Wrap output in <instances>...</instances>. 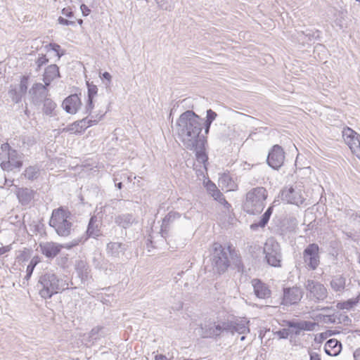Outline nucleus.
Masks as SVG:
<instances>
[{
	"label": "nucleus",
	"mask_w": 360,
	"mask_h": 360,
	"mask_svg": "<svg viewBox=\"0 0 360 360\" xmlns=\"http://www.w3.org/2000/svg\"><path fill=\"white\" fill-rule=\"evenodd\" d=\"M342 134L352 153L360 160V135L349 127H345Z\"/></svg>",
	"instance_id": "obj_12"
},
{
	"label": "nucleus",
	"mask_w": 360,
	"mask_h": 360,
	"mask_svg": "<svg viewBox=\"0 0 360 360\" xmlns=\"http://www.w3.org/2000/svg\"><path fill=\"white\" fill-rule=\"evenodd\" d=\"M59 68L56 64L48 66L43 75V81L46 86H49L56 78L60 77Z\"/></svg>",
	"instance_id": "obj_30"
},
{
	"label": "nucleus",
	"mask_w": 360,
	"mask_h": 360,
	"mask_svg": "<svg viewBox=\"0 0 360 360\" xmlns=\"http://www.w3.org/2000/svg\"><path fill=\"white\" fill-rule=\"evenodd\" d=\"M302 289L297 286L283 288L281 304L290 306L297 304L303 297Z\"/></svg>",
	"instance_id": "obj_15"
},
{
	"label": "nucleus",
	"mask_w": 360,
	"mask_h": 360,
	"mask_svg": "<svg viewBox=\"0 0 360 360\" xmlns=\"http://www.w3.org/2000/svg\"><path fill=\"white\" fill-rule=\"evenodd\" d=\"M97 121L96 120H89L88 117L82 119L81 120L76 121L71 124L68 125L63 129L64 131L70 132L71 134H81L86 128L96 124Z\"/></svg>",
	"instance_id": "obj_18"
},
{
	"label": "nucleus",
	"mask_w": 360,
	"mask_h": 360,
	"mask_svg": "<svg viewBox=\"0 0 360 360\" xmlns=\"http://www.w3.org/2000/svg\"><path fill=\"white\" fill-rule=\"evenodd\" d=\"M283 326L290 328V335H299L302 330L312 331L316 325L315 322L309 321L284 320Z\"/></svg>",
	"instance_id": "obj_14"
},
{
	"label": "nucleus",
	"mask_w": 360,
	"mask_h": 360,
	"mask_svg": "<svg viewBox=\"0 0 360 360\" xmlns=\"http://www.w3.org/2000/svg\"><path fill=\"white\" fill-rule=\"evenodd\" d=\"M304 288L307 298L315 303L322 302L328 297L326 288L317 281L307 279L304 283Z\"/></svg>",
	"instance_id": "obj_9"
},
{
	"label": "nucleus",
	"mask_w": 360,
	"mask_h": 360,
	"mask_svg": "<svg viewBox=\"0 0 360 360\" xmlns=\"http://www.w3.org/2000/svg\"><path fill=\"white\" fill-rule=\"evenodd\" d=\"M211 124H212V122L207 121L205 120L204 122L202 123V127H204L205 134L206 135L209 134Z\"/></svg>",
	"instance_id": "obj_54"
},
{
	"label": "nucleus",
	"mask_w": 360,
	"mask_h": 360,
	"mask_svg": "<svg viewBox=\"0 0 360 360\" xmlns=\"http://www.w3.org/2000/svg\"><path fill=\"white\" fill-rule=\"evenodd\" d=\"M48 86L41 83L34 84L30 91L32 95V100L34 105H40L42 102L49 97Z\"/></svg>",
	"instance_id": "obj_16"
},
{
	"label": "nucleus",
	"mask_w": 360,
	"mask_h": 360,
	"mask_svg": "<svg viewBox=\"0 0 360 360\" xmlns=\"http://www.w3.org/2000/svg\"><path fill=\"white\" fill-rule=\"evenodd\" d=\"M310 360H321V356L316 352L310 353Z\"/></svg>",
	"instance_id": "obj_57"
},
{
	"label": "nucleus",
	"mask_w": 360,
	"mask_h": 360,
	"mask_svg": "<svg viewBox=\"0 0 360 360\" xmlns=\"http://www.w3.org/2000/svg\"><path fill=\"white\" fill-rule=\"evenodd\" d=\"M9 96L12 101L15 103H18L21 100V94H20L15 89H11L8 91Z\"/></svg>",
	"instance_id": "obj_45"
},
{
	"label": "nucleus",
	"mask_w": 360,
	"mask_h": 360,
	"mask_svg": "<svg viewBox=\"0 0 360 360\" xmlns=\"http://www.w3.org/2000/svg\"><path fill=\"white\" fill-rule=\"evenodd\" d=\"M41 104H43V112L46 115L52 116L53 112L56 108V103L51 98L48 97Z\"/></svg>",
	"instance_id": "obj_34"
},
{
	"label": "nucleus",
	"mask_w": 360,
	"mask_h": 360,
	"mask_svg": "<svg viewBox=\"0 0 360 360\" xmlns=\"http://www.w3.org/2000/svg\"><path fill=\"white\" fill-rule=\"evenodd\" d=\"M103 328L101 326H96V327H94V328H92L91 330L90 331V334H89L90 338L92 339L96 340L98 333Z\"/></svg>",
	"instance_id": "obj_49"
},
{
	"label": "nucleus",
	"mask_w": 360,
	"mask_h": 360,
	"mask_svg": "<svg viewBox=\"0 0 360 360\" xmlns=\"http://www.w3.org/2000/svg\"><path fill=\"white\" fill-rule=\"evenodd\" d=\"M49 62V59L46 58V55L41 54L39 56L36 61V64L37 65V70H39L44 65L46 64Z\"/></svg>",
	"instance_id": "obj_46"
},
{
	"label": "nucleus",
	"mask_w": 360,
	"mask_h": 360,
	"mask_svg": "<svg viewBox=\"0 0 360 360\" xmlns=\"http://www.w3.org/2000/svg\"><path fill=\"white\" fill-rule=\"evenodd\" d=\"M27 89V77L25 76H23L21 78L20 83V91L22 94H24L26 93Z\"/></svg>",
	"instance_id": "obj_48"
},
{
	"label": "nucleus",
	"mask_w": 360,
	"mask_h": 360,
	"mask_svg": "<svg viewBox=\"0 0 360 360\" xmlns=\"http://www.w3.org/2000/svg\"><path fill=\"white\" fill-rule=\"evenodd\" d=\"M272 207H269L262 214L260 220L258 222H255L250 225V229L253 231H256L259 227L264 228L267 224L270 219V217L272 214Z\"/></svg>",
	"instance_id": "obj_32"
},
{
	"label": "nucleus",
	"mask_w": 360,
	"mask_h": 360,
	"mask_svg": "<svg viewBox=\"0 0 360 360\" xmlns=\"http://www.w3.org/2000/svg\"><path fill=\"white\" fill-rule=\"evenodd\" d=\"M279 339H287L290 335V328H283L274 333Z\"/></svg>",
	"instance_id": "obj_44"
},
{
	"label": "nucleus",
	"mask_w": 360,
	"mask_h": 360,
	"mask_svg": "<svg viewBox=\"0 0 360 360\" xmlns=\"http://www.w3.org/2000/svg\"><path fill=\"white\" fill-rule=\"evenodd\" d=\"M202 121L203 119L191 110H186L177 119L176 131L185 148H193L198 141L206 139L204 135L200 134Z\"/></svg>",
	"instance_id": "obj_1"
},
{
	"label": "nucleus",
	"mask_w": 360,
	"mask_h": 360,
	"mask_svg": "<svg viewBox=\"0 0 360 360\" xmlns=\"http://www.w3.org/2000/svg\"><path fill=\"white\" fill-rule=\"evenodd\" d=\"M180 218V214L176 212H169L162 219L160 233L161 237L167 241V238L169 236V231L171 225L176 219Z\"/></svg>",
	"instance_id": "obj_20"
},
{
	"label": "nucleus",
	"mask_w": 360,
	"mask_h": 360,
	"mask_svg": "<svg viewBox=\"0 0 360 360\" xmlns=\"http://www.w3.org/2000/svg\"><path fill=\"white\" fill-rule=\"evenodd\" d=\"M341 349L342 344L336 339L328 340L324 345L325 352L329 356H338L341 352Z\"/></svg>",
	"instance_id": "obj_31"
},
{
	"label": "nucleus",
	"mask_w": 360,
	"mask_h": 360,
	"mask_svg": "<svg viewBox=\"0 0 360 360\" xmlns=\"http://www.w3.org/2000/svg\"><path fill=\"white\" fill-rule=\"evenodd\" d=\"M20 139L24 146L30 147L35 143L34 138L31 136H22Z\"/></svg>",
	"instance_id": "obj_42"
},
{
	"label": "nucleus",
	"mask_w": 360,
	"mask_h": 360,
	"mask_svg": "<svg viewBox=\"0 0 360 360\" xmlns=\"http://www.w3.org/2000/svg\"><path fill=\"white\" fill-rule=\"evenodd\" d=\"M41 254L48 259L56 257L63 248V245L55 242H42L39 245Z\"/></svg>",
	"instance_id": "obj_17"
},
{
	"label": "nucleus",
	"mask_w": 360,
	"mask_h": 360,
	"mask_svg": "<svg viewBox=\"0 0 360 360\" xmlns=\"http://www.w3.org/2000/svg\"><path fill=\"white\" fill-rule=\"evenodd\" d=\"M71 218L70 211L66 207H60L52 211L49 224L59 236L68 237L72 230Z\"/></svg>",
	"instance_id": "obj_4"
},
{
	"label": "nucleus",
	"mask_w": 360,
	"mask_h": 360,
	"mask_svg": "<svg viewBox=\"0 0 360 360\" xmlns=\"http://www.w3.org/2000/svg\"><path fill=\"white\" fill-rule=\"evenodd\" d=\"M281 198L290 204L297 206L302 205L305 200L304 186L302 184H295L284 188L281 191Z\"/></svg>",
	"instance_id": "obj_7"
},
{
	"label": "nucleus",
	"mask_w": 360,
	"mask_h": 360,
	"mask_svg": "<svg viewBox=\"0 0 360 360\" xmlns=\"http://www.w3.org/2000/svg\"><path fill=\"white\" fill-rule=\"evenodd\" d=\"M266 197V190L264 187L252 188L246 194V200L243 204L244 210L250 214L260 213L264 207Z\"/></svg>",
	"instance_id": "obj_6"
},
{
	"label": "nucleus",
	"mask_w": 360,
	"mask_h": 360,
	"mask_svg": "<svg viewBox=\"0 0 360 360\" xmlns=\"http://www.w3.org/2000/svg\"><path fill=\"white\" fill-rule=\"evenodd\" d=\"M127 250V245L120 242H110L106 245V254L112 258H120Z\"/></svg>",
	"instance_id": "obj_21"
},
{
	"label": "nucleus",
	"mask_w": 360,
	"mask_h": 360,
	"mask_svg": "<svg viewBox=\"0 0 360 360\" xmlns=\"http://www.w3.org/2000/svg\"><path fill=\"white\" fill-rule=\"evenodd\" d=\"M219 181L222 185L226 186L228 190H234L236 185L229 174H224L220 177Z\"/></svg>",
	"instance_id": "obj_37"
},
{
	"label": "nucleus",
	"mask_w": 360,
	"mask_h": 360,
	"mask_svg": "<svg viewBox=\"0 0 360 360\" xmlns=\"http://www.w3.org/2000/svg\"><path fill=\"white\" fill-rule=\"evenodd\" d=\"M210 261L214 272L219 274L225 273L231 262L239 267L241 264L238 251L231 245L223 246L220 243H213L210 249Z\"/></svg>",
	"instance_id": "obj_2"
},
{
	"label": "nucleus",
	"mask_w": 360,
	"mask_h": 360,
	"mask_svg": "<svg viewBox=\"0 0 360 360\" xmlns=\"http://www.w3.org/2000/svg\"><path fill=\"white\" fill-rule=\"evenodd\" d=\"M38 263V261H37V257H34L32 259V260L30 261V264L28 265H32L33 266V269L35 268L36 265Z\"/></svg>",
	"instance_id": "obj_60"
},
{
	"label": "nucleus",
	"mask_w": 360,
	"mask_h": 360,
	"mask_svg": "<svg viewBox=\"0 0 360 360\" xmlns=\"http://www.w3.org/2000/svg\"><path fill=\"white\" fill-rule=\"evenodd\" d=\"M11 250V245H6L0 248V256L9 252Z\"/></svg>",
	"instance_id": "obj_56"
},
{
	"label": "nucleus",
	"mask_w": 360,
	"mask_h": 360,
	"mask_svg": "<svg viewBox=\"0 0 360 360\" xmlns=\"http://www.w3.org/2000/svg\"><path fill=\"white\" fill-rule=\"evenodd\" d=\"M226 324V321H206L200 325L202 338H217L224 333H226V330H229Z\"/></svg>",
	"instance_id": "obj_8"
},
{
	"label": "nucleus",
	"mask_w": 360,
	"mask_h": 360,
	"mask_svg": "<svg viewBox=\"0 0 360 360\" xmlns=\"http://www.w3.org/2000/svg\"><path fill=\"white\" fill-rule=\"evenodd\" d=\"M63 245V248L70 249V248H73L72 244H70V242L65 243V245Z\"/></svg>",
	"instance_id": "obj_62"
},
{
	"label": "nucleus",
	"mask_w": 360,
	"mask_h": 360,
	"mask_svg": "<svg viewBox=\"0 0 360 360\" xmlns=\"http://www.w3.org/2000/svg\"><path fill=\"white\" fill-rule=\"evenodd\" d=\"M359 302V298L349 299L345 302H339L337 304V307L340 309H350Z\"/></svg>",
	"instance_id": "obj_38"
},
{
	"label": "nucleus",
	"mask_w": 360,
	"mask_h": 360,
	"mask_svg": "<svg viewBox=\"0 0 360 360\" xmlns=\"http://www.w3.org/2000/svg\"><path fill=\"white\" fill-rule=\"evenodd\" d=\"M252 286L256 296L260 299L268 298L271 296V290L268 285L259 279H253Z\"/></svg>",
	"instance_id": "obj_25"
},
{
	"label": "nucleus",
	"mask_w": 360,
	"mask_h": 360,
	"mask_svg": "<svg viewBox=\"0 0 360 360\" xmlns=\"http://www.w3.org/2000/svg\"><path fill=\"white\" fill-rule=\"evenodd\" d=\"M285 151L283 148L278 145H274L269 150L266 162L274 169L278 170L282 167L285 161Z\"/></svg>",
	"instance_id": "obj_13"
},
{
	"label": "nucleus",
	"mask_w": 360,
	"mask_h": 360,
	"mask_svg": "<svg viewBox=\"0 0 360 360\" xmlns=\"http://www.w3.org/2000/svg\"><path fill=\"white\" fill-rule=\"evenodd\" d=\"M0 150V165L3 170L10 172L22 167V153L13 149L8 143L1 144Z\"/></svg>",
	"instance_id": "obj_5"
},
{
	"label": "nucleus",
	"mask_w": 360,
	"mask_h": 360,
	"mask_svg": "<svg viewBox=\"0 0 360 360\" xmlns=\"http://www.w3.org/2000/svg\"><path fill=\"white\" fill-rule=\"evenodd\" d=\"M80 8H81V11H82L83 15L85 16L88 15L91 12V10L85 4H82L80 6Z\"/></svg>",
	"instance_id": "obj_55"
},
{
	"label": "nucleus",
	"mask_w": 360,
	"mask_h": 360,
	"mask_svg": "<svg viewBox=\"0 0 360 360\" xmlns=\"http://www.w3.org/2000/svg\"><path fill=\"white\" fill-rule=\"evenodd\" d=\"M101 222L95 215L92 216L89 221L87 229L86 231V236L84 238V241L89 238H97L101 236Z\"/></svg>",
	"instance_id": "obj_22"
},
{
	"label": "nucleus",
	"mask_w": 360,
	"mask_h": 360,
	"mask_svg": "<svg viewBox=\"0 0 360 360\" xmlns=\"http://www.w3.org/2000/svg\"><path fill=\"white\" fill-rule=\"evenodd\" d=\"M264 253L267 263L272 266H280L281 262V247L273 238H269L264 244Z\"/></svg>",
	"instance_id": "obj_10"
},
{
	"label": "nucleus",
	"mask_w": 360,
	"mask_h": 360,
	"mask_svg": "<svg viewBox=\"0 0 360 360\" xmlns=\"http://www.w3.org/2000/svg\"><path fill=\"white\" fill-rule=\"evenodd\" d=\"M101 78L103 79L106 89H110L111 82H112V76L108 72H105L102 74V76H101Z\"/></svg>",
	"instance_id": "obj_43"
},
{
	"label": "nucleus",
	"mask_w": 360,
	"mask_h": 360,
	"mask_svg": "<svg viewBox=\"0 0 360 360\" xmlns=\"http://www.w3.org/2000/svg\"><path fill=\"white\" fill-rule=\"evenodd\" d=\"M212 187H213L214 189V193H212V195L214 198V200H217L219 202L223 204L225 207L229 208L231 205L226 201V200L224 197V195L220 192L219 189H217L215 184H212Z\"/></svg>",
	"instance_id": "obj_36"
},
{
	"label": "nucleus",
	"mask_w": 360,
	"mask_h": 360,
	"mask_svg": "<svg viewBox=\"0 0 360 360\" xmlns=\"http://www.w3.org/2000/svg\"><path fill=\"white\" fill-rule=\"evenodd\" d=\"M82 238L74 239L70 242V244H72V247L78 245L82 242Z\"/></svg>",
	"instance_id": "obj_59"
},
{
	"label": "nucleus",
	"mask_w": 360,
	"mask_h": 360,
	"mask_svg": "<svg viewBox=\"0 0 360 360\" xmlns=\"http://www.w3.org/2000/svg\"><path fill=\"white\" fill-rule=\"evenodd\" d=\"M62 14L70 18L74 15L73 12L69 8H64L62 10Z\"/></svg>",
	"instance_id": "obj_53"
},
{
	"label": "nucleus",
	"mask_w": 360,
	"mask_h": 360,
	"mask_svg": "<svg viewBox=\"0 0 360 360\" xmlns=\"http://www.w3.org/2000/svg\"><path fill=\"white\" fill-rule=\"evenodd\" d=\"M82 103L77 94H72L68 96L63 102V109L70 114H75Z\"/></svg>",
	"instance_id": "obj_23"
},
{
	"label": "nucleus",
	"mask_w": 360,
	"mask_h": 360,
	"mask_svg": "<svg viewBox=\"0 0 360 360\" xmlns=\"http://www.w3.org/2000/svg\"><path fill=\"white\" fill-rule=\"evenodd\" d=\"M45 49L47 51L52 50L56 52L58 60L65 54V51L62 50L60 46L56 43H50L45 46Z\"/></svg>",
	"instance_id": "obj_39"
},
{
	"label": "nucleus",
	"mask_w": 360,
	"mask_h": 360,
	"mask_svg": "<svg viewBox=\"0 0 360 360\" xmlns=\"http://www.w3.org/2000/svg\"><path fill=\"white\" fill-rule=\"evenodd\" d=\"M319 246L316 243H310L303 251V260L309 270H316L320 264Z\"/></svg>",
	"instance_id": "obj_11"
},
{
	"label": "nucleus",
	"mask_w": 360,
	"mask_h": 360,
	"mask_svg": "<svg viewBox=\"0 0 360 360\" xmlns=\"http://www.w3.org/2000/svg\"><path fill=\"white\" fill-rule=\"evenodd\" d=\"M207 142V139H202L198 141L197 143L194 144V147L188 148L190 150H194L195 152L196 160L200 163L205 164L207 161V155L205 153V145Z\"/></svg>",
	"instance_id": "obj_26"
},
{
	"label": "nucleus",
	"mask_w": 360,
	"mask_h": 360,
	"mask_svg": "<svg viewBox=\"0 0 360 360\" xmlns=\"http://www.w3.org/2000/svg\"><path fill=\"white\" fill-rule=\"evenodd\" d=\"M157 4L160 8L167 11H172L174 8L173 0H160Z\"/></svg>",
	"instance_id": "obj_40"
},
{
	"label": "nucleus",
	"mask_w": 360,
	"mask_h": 360,
	"mask_svg": "<svg viewBox=\"0 0 360 360\" xmlns=\"http://www.w3.org/2000/svg\"><path fill=\"white\" fill-rule=\"evenodd\" d=\"M34 269H33V266L32 265H28L27 266V269H26V276H25V278H23V280H26L27 281L30 278L32 273H33V271H34Z\"/></svg>",
	"instance_id": "obj_52"
},
{
	"label": "nucleus",
	"mask_w": 360,
	"mask_h": 360,
	"mask_svg": "<svg viewBox=\"0 0 360 360\" xmlns=\"http://www.w3.org/2000/svg\"><path fill=\"white\" fill-rule=\"evenodd\" d=\"M13 184V181L11 180H8L6 178L5 179V185H7V186H11Z\"/></svg>",
	"instance_id": "obj_64"
},
{
	"label": "nucleus",
	"mask_w": 360,
	"mask_h": 360,
	"mask_svg": "<svg viewBox=\"0 0 360 360\" xmlns=\"http://www.w3.org/2000/svg\"><path fill=\"white\" fill-rule=\"evenodd\" d=\"M354 360H360V347L354 351Z\"/></svg>",
	"instance_id": "obj_58"
},
{
	"label": "nucleus",
	"mask_w": 360,
	"mask_h": 360,
	"mask_svg": "<svg viewBox=\"0 0 360 360\" xmlns=\"http://www.w3.org/2000/svg\"><path fill=\"white\" fill-rule=\"evenodd\" d=\"M155 360H167L166 356L163 354L156 355L155 357Z\"/></svg>",
	"instance_id": "obj_61"
},
{
	"label": "nucleus",
	"mask_w": 360,
	"mask_h": 360,
	"mask_svg": "<svg viewBox=\"0 0 360 360\" xmlns=\"http://www.w3.org/2000/svg\"><path fill=\"white\" fill-rule=\"evenodd\" d=\"M334 316H326V318L331 322L335 323V319L333 318Z\"/></svg>",
	"instance_id": "obj_63"
},
{
	"label": "nucleus",
	"mask_w": 360,
	"mask_h": 360,
	"mask_svg": "<svg viewBox=\"0 0 360 360\" xmlns=\"http://www.w3.org/2000/svg\"><path fill=\"white\" fill-rule=\"evenodd\" d=\"M35 191L28 188H19L16 191V195L19 202L22 205H27L33 200Z\"/></svg>",
	"instance_id": "obj_27"
},
{
	"label": "nucleus",
	"mask_w": 360,
	"mask_h": 360,
	"mask_svg": "<svg viewBox=\"0 0 360 360\" xmlns=\"http://www.w3.org/2000/svg\"><path fill=\"white\" fill-rule=\"evenodd\" d=\"M249 321L245 319L236 320V321H226V324L228 326L229 330H226V333L233 335L235 333L238 334H245L250 332L248 327Z\"/></svg>",
	"instance_id": "obj_19"
},
{
	"label": "nucleus",
	"mask_w": 360,
	"mask_h": 360,
	"mask_svg": "<svg viewBox=\"0 0 360 360\" xmlns=\"http://www.w3.org/2000/svg\"><path fill=\"white\" fill-rule=\"evenodd\" d=\"M22 174L27 179L34 181L39 176L40 169L37 165L29 166L25 169Z\"/></svg>",
	"instance_id": "obj_33"
},
{
	"label": "nucleus",
	"mask_w": 360,
	"mask_h": 360,
	"mask_svg": "<svg viewBox=\"0 0 360 360\" xmlns=\"http://www.w3.org/2000/svg\"><path fill=\"white\" fill-rule=\"evenodd\" d=\"M330 285L335 291H342L345 287V278L342 276H335L331 281Z\"/></svg>",
	"instance_id": "obj_35"
},
{
	"label": "nucleus",
	"mask_w": 360,
	"mask_h": 360,
	"mask_svg": "<svg viewBox=\"0 0 360 360\" xmlns=\"http://www.w3.org/2000/svg\"><path fill=\"white\" fill-rule=\"evenodd\" d=\"M92 263L96 269L102 271H107L108 269L112 270V267H114L101 253H94Z\"/></svg>",
	"instance_id": "obj_28"
},
{
	"label": "nucleus",
	"mask_w": 360,
	"mask_h": 360,
	"mask_svg": "<svg viewBox=\"0 0 360 360\" xmlns=\"http://www.w3.org/2000/svg\"><path fill=\"white\" fill-rule=\"evenodd\" d=\"M94 98H88L87 103L85 107V113L86 114H90L92 109L94 108Z\"/></svg>",
	"instance_id": "obj_51"
},
{
	"label": "nucleus",
	"mask_w": 360,
	"mask_h": 360,
	"mask_svg": "<svg viewBox=\"0 0 360 360\" xmlns=\"http://www.w3.org/2000/svg\"><path fill=\"white\" fill-rule=\"evenodd\" d=\"M86 86L88 89V98H94L98 92L97 86L93 82H86Z\"/></svg>",
	"instance_id": "obj_41"
},
{
	"label": "nucleus",
	"mask_w": 360,
	"mask_h": 360,
	"mask_svg": "<svg viewBox=\"0 0 360 360\" xmlns=\"http://www.w3.org/2000/svg\"><path fill=\"white\" fill-rule=\"evenodd\" d=\"M75 271L77 276L82 282H84L90 277V268L87 262L84 260H78L75 264Z\"/></svg>",
	"instance_id": "obj_29"
},
{
	"label": "nucleus",
	"mask_w": 360,
	"mask_h": 360,
	"mask_svg": "<svg viewBox=\"0 0 360 360\" xmlns=\"http://www.w3.org/2000/svg\"><path fill=\"white\" fill-rule=\"evenodd\" d=\"M217 117V113L216 112L213 111L212 109L207 110L205 120L212 123L215 120Z\"/></svg>",
	"instance_id": "obj_47"
},
{
	"label": "nucleus",
	"mask_w": 360,
	"mask_h": 360,
	"mask_svg": "<svg viewBox=\"0 0 360 360\" xmlns=\"http://www.w3.org/2000/svg\"><path fill=\"white\" fill-rule=\"evenodd\" d=\"M137 222L136 218L130 213L120 214L115 218V223L125 229L130 228L133 224H137Z\"/></svg>",
	"instance_id": "obj_24"
},
{
	"label": "nucleus",
	"mask_w": 360,
	"mask_h": 360,
	"mask_svg": "<svg viewBox=\"0 0 360 360\" xmlns=\"http://www.w3.org/2000/svg\"><path fill=\"white\" fill-rule=\"evenodd\" d=\"M37 286L39 295L46 300L68 288V283L60 276L47 272L39 277Z\"/></svg>",
	"instance_id": "obj_3"
},
{
	"label": "nucleus",
	"mask_w": 360,
	"mask_h": 360,
	"mask_svg": "<svg viewBox=\"0 0 360 360\" xmlns=\"http://www.w3.org/2000/svg\"><path fill=\"white\" fill-rule=\"evenodd\" d=\"M58 22L59 24L63 25H67V26H69V25L75 26V20H67L61 16H60L58 18Z\"/></svg>",
	"instance_id": "obj_50"
}]
</instances>
